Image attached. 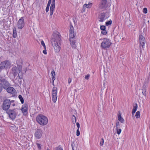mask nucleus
Here are the masks:
<instances>
[{
  "label": "nucleus",
  "mask_w": 150,
  "mask_h": 150,
  "mask_svg": "<svg viewBox=\"0 0 150 150\" xmlns=\"http://www.w3.org/2000/svg\"><path fill=\"white\" fill-rule=\"evenodd\" d=\"M61 35L57 31H54L51 36V42L56 53L59 52L61 49Z\"/></svg>",
  "instance_id": "1"
},
{
  "label": "nucleus",
  "mask_w": 150,
  "mask_h": 150,
  "mask_svg": "<svg viewBox=\"0 0 150 150\" xmlns=\"http://www.w3.org/2000/svg\"><path fill=\"white\" fill-rule=\"evenodd\" d=\"M36 120L41 125H44L47 124V118L42 115H38L36 117Z\"/></svg>",
  "instance_id": "2"
},
{
  "label": "nucleus",
  "mask_w": 150,
  "mask_h": 150,
  "mask_svg": "<svg viewBox=\"0 0 150 150\" xmlns=\"http://www.w3.org/2000/svg\"><path fill=\"white\" fill-rule=\"evenodd\" d=\"M112 44L111 40L109 39L105 38L103 39L100 46L103 49H105L109 48Z\"/></svg>",
  "instance_id": "3"
},
{
  "label": "nucleus",
  "mask_w": 150,
  "mask_h": 150,
  "mask_svg": "<svg viewBox=\"0 0 150 150\" xmlns=\"http://www.w3.org/2000/svg\"><path fill=\"white\" fill-rule=\"evenodd\" d=\"M109 16V13L106 11L102 12L98 17L99 21L100 22H103L107 19Z\"/></svg>",
  "instance_id": "4"
},
{
  "label": "nucleus",
  "mask_w": 150,
  "mask_h": 150,
  "mask_svg": "<svg viewBox=\"0 0 150 150\" xmlns=\"http://www.w3.org/2000/svg\"><path fill=\"white\" fill-rule=\"evenodd\" d=\"M6 113L8 115L9 117L12 120H14L16 118L18 112L16 109H9L6 111Z\"/></svg>",
  "instance_id": "5"
},
{
  "label": "nucleus",
  "mask_w": 150,
  "mask_h": 150,
  "mask_svg": "<svg viewBox=\"0 0 150 150\" xmlns=\"http://www.w3.org/2000/svg\"><path fill=\"white\" fill-rule=\"evenodd\" d=\"M2 106L3 110L6 111L8 110L11 106L10 100L7 99L4 100Z\"/></svg>",
  "instance_id": "6"
},
{
  "label": "nucleus",
  "mask_w": 150,
  "mask_h": 150,
  "mask_svg": "<svg viewBox=\"0 0 150 150\" xmlns=\"http://www.w3.org/2000/svg\"><path fill=\"white\" fill-rule=\"evenodd\" d=\"M0 84L2 87L4 89H6L10 85V83L6 79L0 76Z\"/></svg>",
  "instance_id": "7"
},
{
  "label": "nucleus",
  "mask_w": 150,
  "mask_h": 150,
  "mask_svg": "<svg viewBox=\"0 0 150 150\" xmlns=\"http://www.w3.org/2000/svg\"><path fill=\"white\" fill-rule=\"evenodd\" d=\"M51 3H52L50 7V15H52L55 8V0H49L47 4V8H49Z\"/></svg>",
  "instance_id": "8"
},
{
  "label": "nucleus",
  "mask_w": 150,
  "mask_h": 150,
  "mask_svg": "<svg viewBox=\"0 0 150 150\" xmlns=\"http://www.w3.org/2000/svg\"><path fill=\"white\" fill-rule=\"evenodd\" d=\"M106 0H102L100 5V8L101 9H106L110 6V5L108 4Z\"/></svg>",
  "instance_id": "9"
},
{
  "label": "nucleus",
  "mask_w": 150,
  "mask_h": 150,
  "mask_svg": "<svg viewBox=\"0 0 150 150\" xmlns=\"http://www.w3.org/2000/svg\"><path fill=\"white\" fill-rule=\"evenodd\" d=\"M74 29L72 26H71L69 29V40H74L75 38L76 34L74 33Z\"/></svg>",
  "instance_id": "10"
},
{
  "label": "nucleus",
  "mask_w": 150,
  "mask_h": 150,
  "mask_svg": "<svg viewBox=\"0 0 150 150\" xmlns=\"http://www.w3.org/2000/svg\"><path fill=\"white\" fill-rule=\"evenodd\" d=\"M57 90L56 88H54L52 91V101L54 103H55L57 99Z\"/></svg>",
  "instance_id": "11"
},
{
  "label": "nucleus",
  "mask_w": 150,
  "mask_h": 150,
  "mask_svg": "<svg viewBox=\"0 0 150 150\" xmlns=\"http://www.w3.org/2000/svg\"><path fill=\"white\" fill-rule=\"evenodd\" d=\"M10 64L8 61H5L1 62L0 64V72L4 68H6L10 66Z\"/></svg>",
  "instance_id": "12"
},
{
  "label": "nucleus",
  "mask_w": 150,
  "mask_h": 150,
  "mask_svg": "<svg viewBox=\"0 0 150 150\" xmlns=\"http://www.w3.org/2000/svg\"><path fill=\"white\" fill-rule=\"evenodd\" d=\"M17 27L19 29H22L24 26V21L23 17L21 18L17 23Z\"/></svg>",
  "instance_id": "13"
},
{
  "label": "nucleus",
  "mask_w": 150,
  "mask_h": 150,
  "mask_svg": "<svg viewBox=\"0 0 150 150\" xmlns=\"http://www.w3.org/2000/svg\"><path fill=\"white\" fill-rule=\"evenodd\" d=\"M42 131L41 130L38 129L35 132L34 135L36 138L38 139L42 137Z\"/></svg>",
  "instance_id": "14"
},
{
  "label": "nucleus",
  "mask_w": 150,
  "mask_h": 150,
  "mask_svg": "<svg viewBox=\"0 0 150 150\" xmlns=\"http://www.w3.org/2000/svg\"><path fill=\"white\" fill-rule=\"evenodd\" d=\"M145 40V38L142 35H140L139 36V41L140 45L143 48L145 46L144 40Z\"/></svg>",
  "instance_id": "15"
},
{
  "label": "nucleus",
  "mask_w": 150,
  "mask_h": 150,
  "mask_svg": "<svg viewBox=\"0 0 150 150\" xmlns=\"http://www.w3.org/2000/svg\"><path fill=\"white\" fill-rule=\"evenodd\" d=\"M6 89V91L8 93H11L12 94H14L16 92V90L13 87H9L8 86Z\"/></svg>",
  "instance_id": "16"
},
{
  "label": "nucleus",
  "mask_w": 150,
  "mask_h": 150,
  "mask_svg": "<svg viewBox=\"0 0 150 150\" xmlns=\"http://www.w3.org/2000/svg\"><path fill=\"white\" fill-rule=\"evenodd\" d=\"M50 75L52 77V79L50 81V82L52 83V84L54 86V81L55 79L54 77L55 75V73L54 71V70L52 71L50 73Z\"/></svg>",
  "instance_id": "17"
},
{
  "label": "nucleus",
  "mask_w": 150,
  "mask_h": 150,
  "mask_svg": "<svg viewBox=\"0 0 150 150\" xmlns=\"http://www.w3.org/2000/svg\"><path fill=\"white\" fill-rule=\"evenodd\" d=\"M92 5V4L91 3L88 2V4H85L83 5V9L82 10L83 12L85 11V8H90Z\"/></svg>",
  "instance_id": "18"
},
{
  "label": "nucleus",
  "mask_w": 150,
  "mask_h": 150,
  "mask_svg": "<svg viewBox=\"0 0 150 150\" xmlns=\"http://www.w3.org/2000/svg\"><path fill=\"white\" fill-rule=\"evenodd\" d=\"M70 45L73 48H75L76 47V40H69Z\"/></svg>",
  "instance_id": "19"
},
{
  "label": "nucleus",
  "mask_w": 150,
  "mask_h": 150,
  "mask_svg": "<svg viewBox=\"0 0 150 150\" xmlns=\"http://www.w3.org/2000/svg\"><path fill=\"white\" fill-rule=\"evenodd\" d=\"M21 110L23 112H26L28 110L27 105L26 104H24L22 106Z\"/></svg>",
  "instance_id": "20"
},
{
  "label": "nucleus",
  "mask_w": 150,
  "mask_h": 150,
  "mask_svg": "<svg viewBox=\"0 0 150 150\" xmlns=\"http://www.w3.org/2000/svg\"><path fill=\"white\" fill-rule=\"evenodd\" d=\"M138 107V105L137 103H136L134 105L133 108L132 112V115H134Z\"/></svg>",
  "instance_id": "21"
},
{
  "label": "nucleus",
  "mask_w": 150,
  "mask_h": 150,
  "mask_svg": "<svg viewBox=\"0 0 150 150\" xmlns=\"http://www.w3.org/2000/svg\"><path fill=\"white\" fill-rule=\"evenodd\" d=\"M12 71L13 72L14 76H15L17 75L18 71V69L17 67L16 66L14 67L12 69Z\"/></svg>",
  "instance_id": "22"
},
{
  "label": "nucleus",
  "mask_w": 150,
  "mask_h": 150,
  "mask_svg": "<svg viewBox=\"0 0 150 150\" xmlns=\"http://www.w3.org/2000/svg\"><path fill=\"white\" fill-rule=\"evenodd\" d=\"M118 120L122 123H123L124 122V120L121 117V114L120 113H119L118 114Z\"/></svg>",
  "instance_id": "23"
},
{
  "label": "nucleus",
  "mask_w": 150,
  "mask_h": 150,
  "mask_svg": "<svg viewBox=\"0 0 150 150\" xmlns=\"http://www.w3.org/2000/svg\"><path fill=\"white\" fill-rule=\"evenodd\" d=\"M13 36L14 38H16L17 36L16 29L15 27L13 28Z\"/></svg>",
  "instance_id": "24"
},
{
  "label": "nucleus",
  "mask_w": 150,
  "mask_h": 150,
  "mask_svg": "<svg viewBox=\"0 0 150 150\" xmlns=\"http://www.w3.org/2000/svg\"><path fill=\"white\" fill-rule=\"evenodd\" d=\"M72 122L73 124H75L76 122V118L75 116L73 115L72 117Z\"/></svg>",
  "instance_id": "25"
},
{
  "label": "nucleus",
  "mask_w": 150,
  "mask_h": 150,
  "mask_svg": "<svg viewBox=\"0 0 150 150\" xmlns=\"http://www.w3.org/2000/svg\"><path fill=\"white\" fill-rule=\"evenodd\" d=\"M115 129L116 130V132L117 134L118 135L120 134L122 131L121 129L120 128H116Z\"/></svg>",
  "instance_id": "26"
},
{
  "label": "nucleus",
  "mask_w": 150,
  "mask_h": 150,
  "mask_svg": "<svg viewBox=\"0 0 150 150\" xmlns=\"http://www.w3.org/2000/svg\"><path fill=\"white\" fill-rule=\"evenodd\" d=\"M140 112L139 111H137L135 115L137 119L139 118H140Z\"/></svg>",
  "instance_id": "27"
},
{
  "label": "nucleus",
  "mask_w": 150,
  "mask_h": 150,
  "mask_svg": "<svg viewBox=\"0 0 150 150\" xmlns=\"http://www.w3.org/2000/svg\"><path fill=\"white\" fill-rule=\"evenodd\" d=\"M112 23V21L111 20L107 21L105 23V25L106 26H108L110 25Z\"/></svg>",
  "instance_id": "28"
},
{
  "label": "nucleus",
  "mask_w": 150,
  "mask_h": 150,
  "mask_svg": "<svg viewBox=\"0 0 150 150\" xmlns=\"http://www.w3.org/2000/svg\"><path fill=\"white\" fill-rule=\"evenodd\" d=\"M18 98L20 99V101H21V103L22 104L23 103H24V100H23V99L22 96L21 95H19L18 96Z\"/></svg>",
  "instance_id": "29"
},
{
  "label": "nucleus",
  "mask_w": 150,
  "mask_h": 150,
  "mask_svg": "<svg viewBox=\"0 0 150 150\" xmlns=\"http://www.w3.org/2000/svg\"><path fill=\"white\" fill-rule=\"evenodd\" d=\"M104 143V140L103 138H102L101 140L100 141V146H102Z\"/></svg>",
  "instance_id": "30"
},
{
  "label": "nucleus",
  "mask_w": 150,
  "mask_h": 150,
  "mask_svg": "<svg viewBox=\"0 0 150 150\" xmlns=\"http://www.w3.org/2000/svg\"><path fill=\"white\" fill-rule=\"evenodd\" d=\"M100 29L101 30L106 29V27L104 25H101L100 26Z\"/></svg>",
  "instance_id": "31"
},
{
  "label": "nucleus",
  "mask_w": 150,
  "mask_h": 150,
  "mask_svg": "<svg viewBox=\"0 0 150 150\" xmlns=\"http://www.w3.org/2000/svg\"><path fill=\"white\" fill-rule=\"evenodd\" d=\"M101 34L103 35H105L107 33V31L105 30H102L101 32Z\"/></svg>",
  "instance_id": "32"
},
{
  "label": "nucleus",
  "mask_w": 150,
  "mask_h": 150,
  "mask_svg": "<svg viewBox=\"0 0 150 150\" xmlns=\"http://www.w3.org/2000/svg\"><path fill=\"white\" fill-rule=\"evenodd\" d=\"M55 150H63V149L60 146H58L55 148Z\"/></svg>",
  "instance_id": "33"
},
{
  "label": "nucleus",
  "mask_w": 150,
  "mask_h": 150,
  "mask_svg": "<svg viewBox=\"0 0 150 150\" xmlns=\"http://www.w3.org/2000/svg\"><path fill=\"white\" fill-rule=\"evenodd\" d=\"M143 12L145 14L147 12V9L146 8H144L143 10Z\"/></svg>",
  "instance_id": "34"
},
{
  "label": "nucleus",
  "mask_w": 150,
  "mask_h": 150,
  "mask_svg": "<svg viewBox=\"0 0 150 150\" xmlns=\"http://www.w3.org/2000/svg\"><path fill=\"white\" fill-rule=\"evenodd\" d=\"M41 44L42 45V46L44 47V49H45V47H46L44 43V42L43 40H42L41 41Z\"/></svg>",
  "instance_id": "35"
},
{
  "label": "nucleus",
  "mask_w": 150,
  "mask_h": 150,
  "mask_svg": "<svg viewBox=\"0 0 150 150\" xmlns=\"http://www.w3.org/2000/svg\"><path fill=\"white\" fill-rule=\"evenodd\" d=\"M90 76V75L89 74H88L87 75H86L85 76V79H86L88 80L89 79Z\"/></svg>",
  "instance_id": "36"
},
{
  "label": "nucleus",
  "mask_w": 150,
  "mask_h": 150,
  "mask_svg": "<svg viewBox=\"0 0 150 150\" xmlns=\"http://www.w3.org/2000/svg\"><path fill=\"white\" fill-rule=\"evenodd\" d=\"M120 126V123L119 122H117L116 124V128H119Z\"/></svg>",
  "instance_id": "37"
},
{
  "label": "nucleus",
  "mask_w": 150,
  "mask_h": 150,
  "mask_svg": "<svg viewBox=\"0 0 150 150\" xmlns=\"http://www.w3.org/2000/svg\"><path fill=\"white\" fill-rule=\"evenodd\" d=\"M72 80V79L71 78H69L68 79V83L69 84L71 82Z\"/></svg>",
  "instance_id": "38"
},
{
  "label": "nucleus",
  "mask_w": 150,
  "mask_h": 150,
  "mask_svg": "<svg viewBox=\"0 0 150 150\" xmlns=\"http://www.w3.org/2000/svg\"><path fill=\"white\" fill-rule=\"evenodd\" d=\"M142 94L145 96L146 95V93H145V92H146L145 90L144 89H142Z\"/></svg>",
  "instance_id": "39"
},
{
  "label": "nucleus",
  "mask_w": 150,
  "mask_h": 150,
  "mask_svg": "<svg viewBox=\"0 0 150 150\" xmlns=\"http://www.w3.org/2000/svg\"><path fill=\"white\" fill-rule=\"evenodd\" d=\"M80 132L79 131V129H77L76 131V135L77 136H79L80 135Z\"/></svg>",
  "instance_id": "40"
},
{
  "label": "nucleus",
  "mask_w": 150,
  "mask_h": 150,
  "mask_svg": "<svg viewBox=\"0 0 150 150\" xmlns=\"http://www.w3.org/2000/svg\"><path fill=\"white\" fill-rule=\"evenodd\" d=\"M37 147L39 149H41V147L40 146V144H39L37 143Z\"/></svg>",
  "instance_id": "41"
},
{
  "label": "nucleus",
  "mask_w": 150,
  "mask_h": 150,
  "mask_svg": "<svg viewBox=\"0 0 150 150\" xmlns=\"http://www.w3.org/2000/svg\"><path fill=\"white\" fill-rule=\"evenodd\" d=\"M76 125L77 127H78L77 129H79L80 128V124L79 122H77L76 123Z\"/></svg>",
  "instance_id": "42"
},
{
  "label": "nucleus",
  "mask_w": 150,
  "mask_h": 150,
  "mask_svg": "<svg viewBox=\"0 0 150 150\" xmlns=\"http://www.w3.org/2000/svg\"><path fill=\"white\" fill-rule=\"evenodd\" d=\"M46 51V47H45V50L43 51L42 52L44 54H47Z\"/></svg>",
  "instance_id": "43"
},
{
  "label": "nucleus",
  "mask_w": 150,
  "mask_h": 150,
  "mask_svg": "<svg viewBox=\"0 0 150 150\" xmlns=\"http://www.w3.org/2000/svg\"><path fill=\"white\" fill-rule=\"evenodd\" d=\"M20 72H19L18 74V76L20 79H22V75H20Z\"/></svg>",
  "instance_id": "44"
},
{
  "label": "nucleus",
  "mask_w": 150,
  "mask_h": 150,
  "mask_svg": "<svg viewBox=\"0 0 150 150\" xmlns=\"http://www.w3.org/2000/svg\"><path fill=\"white\" fill-rule=\"evenodd\" d=\"M10 105H11V103H13L14 102V100H12L11 101L10 100Z\"/></svg>",
  "instance_id": "45"
},
{
  "label": "nucleus",
  "mask_w": 150,
  "mask_h": 150,
  "mask_svg": "<svg viewBox=\"0 0 150 150\" xmlns=\"http://www.w3.org/2000/svg\"><path fill=\"white\" fill-rule=\"evenodd\" d=\"M11 105H12L14 107V106L15 105V103H13V104H11Z\"/></svg>",
  "instance_id": "46"
},
{
  "label": "nucleus",
  "mask_w": 150,
  "mask_h": 150,
  "mask_svg": "<svg viewBox=\"0 0 150 150\" xmlns=\"http://www.w3.org/2000/svg\"><path fill=\"white\" fill-rule=\"evenodd\" d=\"M18 71H20L19 72L20 73V72L21 71V69L20 68H19L18 69Z\"/></svg>",
  "instance_id": "47"
},
{
  "label": "nucleus",
  "mask_w": 150,
  "mask_h": 150,
  "mask_svg": "<svg viewBox=\"0 0 150 150\" xmlns=\"http://www.w3.org/2000/svg\"><path fill=\"white\" fill-rule=\"evenodd\" d=\"M47 7H46V8H45V11H46L47 12Z\"/></svg>",
  "instance_id": "48"
},
{
  "label": "nucleus",
  "mask_w": 150,
  "mask_h": 150,
  "mask_svg": "<svg viewBox=\"0 0 150 150\" xmlns=\"http://www.w3.org/2000/svg\"><path fill=\"white\" fill-rule=\"evenodd\" d=\"M72 150H74V148L73 147H72Z\"/></svg>",
  "instance_id": "49"
},
{
  "label": "nucleus",
  "mask_w": 150,
  "mask_h": 150,
  "mask_svg": "<svg viewBox=\"0 0 150 150\" xmlns=\"http://www.w3.org/2000/svg\"><path fill=\"white\" fill-rule=\"evenodd\" d=\"M48 10H47V11L48 12Z\"/></svg>",
  "instance_id": "50"
},
{
  "label": "nucleus",
  "mask_w": 150,
  "mask_h": 150,
  "mask_svg": "<svg viewBox=\"0 0 150 150\" xmlns=\"http://www.w3.org/2000/svg\"><path fill=\"white\" fill-rule=\"evenodd\" d=\"M47 150H49V149H47Z\"/></svg>",
  "instance_id": "51"
}]
</instances>
